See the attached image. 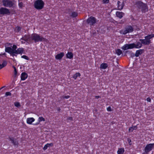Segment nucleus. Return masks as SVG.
Returning a JSON list of instances; mask_svg holds the SVG:
<instances>
[{"label": "nucleus", "mask_w": 154, "mask_h": 154, "mask_svg": "<svg viewBox=\"0 0 154 154\" xmlns=\"http://www.w3.org/2000/svg\"><path fill=\"white\" fill-rule=\"evenodd\" d=\"M136 5L139 9H141L143 13H145L148 11V7L146 4L143 3L140 1H137L135 3Z\"/></svg>", "instance_id": "1"}, {"label": "nucleus", "mask_w": 154, "mask_h": 154, "mask_svg": "<svg viewBox=\"0 0 154 154\" xmlns=\"http://www.w3.org/2000/svg\"><path fill=\"white\" fill-rule=\"evenodd\" d=\"M31 39L33 40L35 43L38 42H41L45 41L46 39L43 36L36 33H34L31 35Z\"/></svg>", "instance_id": "2"}, {"label": "nucleus", "mask_w": 154, "mask_h": 154, "mask_svg": "<svg viewBox=\"0 0 154 154\" xmlns=\"http://www.w3.org/2000/svg\"><path fill=\"white\" fill-rule=\"evenodd\" d=\"M154 37V34H149L145 37V39H142L141 40L142 41V43H143V45H148L151 43L150 39Z\"/></svg>", "instance_id": "3"}, {"label": "nucleus", "mask_w": 154, "mask_h": 154, "mask_svg": "<svg viewBox=\"0 0 154 154\" xmlns=\"http://www.w3.org/2000/svg\"><path fill=\"white\" fill-rule=\"evenodd\" d=\"M45 3L42 0H36L34 3V8L37 10L42 9Z\"/></svg>", "instance_id": "4"}, {"label": "nucleus", "mask_w": 154, "mask_h": 154, "mask_svg": "<svg viewBox=\"0 0 154 154\" xmlns=\"http://www.w3.org/2000/svg\"><path fill=\"white\" fill-rule=\"evenodd\" d=\"M2 2L3 5L5 7L11 8L13 7L14 3L10 0H2Z\"/></svg>", "instance_id": "5"}, {"label": "nucleus", "mask_w": 154, "mask_h": 154, "mask_svg": "<svg viewBox=\"0 0 154 154\" xmlns=\"http://www.w3.org/2000/svg\"><path fill=\"white\" fill-rule=\"evenodd\" d=\"M86 21L88 24L92 26L97 22V19L94 17L91 16L87 19Z\"/></svg>", "instance_id": "6"}, {"label": "nucleus", "mask_w": 154, "mask_h": 154, "mask_svg": "<svg viewBox=\"0 0 154 154\" xmlns=\"http://www.w3.org/2000/svg\"><path fill=\"white\" fill-rule=\"evenodd\" d=\"M154 148V143L147 144L146 146L144 148V151L145 153L147 154L151 151Z\"/></svg>", "instance_id": "7"}, {"label": "nucleus", "mask_w": 154, "mask_h": 154, "mask_svg": "<svg viewBox=\"0 0 154 154\" xmlns=\"http://www.w3.org/2000/svg\"><path fill=\"white\" fill-rule=\"evenodd\" d=\"M134 31V28L131 25H128L126 26L125 29L123 31V34L125 35L127 33L131 32Z\"/></svg>", "instance_id": "8"}, {"label": "nucleus", "mask_w": 154, "mask_h": 154, "mask_svg": "<svg viewBox=\"0 0 154 154\" xmlns=\"http://www.w3.org/2000/svg\"><path fill=\"white\" fill-rule=\"evenodd\" d=\"M10 14V12L9 9L4 7H1L0 8V14L4 15L5 14Z\"/></svg>", "instance_id": "9"}, {"label": "nucleus", "mask_w": 154, "mask_h": 154, "mask_svg": "<svg viewBox=\"0 0 154 154\" xmlns=\"http://www.w3.org/2000/svg\"><path fill=\"white\" fill-rule=\"evenodd\" d=\"M134 43L130 44H126L122 48V49L124 50H126L129 49H132L134 48Z\"/></svg>", "instance_id": "10"}, {"label": "nucleus", "mask_w": 154, "mask_h": 154, "mask_svg": "<svg viewBox=\"0 0 154 154\" xmlns=\"http://www.w3.org/2000/svg\"><path fill=\"white\" fill-rule=\"evenodd\" d=\"M141 40H142V39H139V41L140 42H137L136 44L134 43V48H140L142 47V45H143V43H142V41Z\"/></svg>", "instance_id": "11"}, {"label": "nucleus", "mask_w": 154, "mask_h": 154, "mask_svg": "<svg viewBox=\"0 0 154 154\" xmlns=\"http://www.w3.org/2000/svg\"><path fill=\"white\" fill-rule=\"evenodd\" d=\"M24 51V49L22 48H18L16 51H15L14 52V54H22Z\"/></svg>", "instance_id": "12"}, {"label": "nucleus", "mask_w": 154, "mask_h": 154, "mask_svg": "<svg viewBox=\"0 0 154 154\" xmlns=\"http://www.w3.org/2000/svg\"><path fill=\"white\" fill-rule=\"evenodd\" d=\"M117 4L118 9L119 10H121L123 8L124 5L123 2L122 3L119 1H118L117 2Z\"/></svg>", "instance_id": "13"}, {"label": "nucleus", "mask_w": 154, "mask_h": 154, "mask_svg": "<svg viewBox=\"0 0 154 154\" xmlns=\"http://www.w3.org/2000/svg\"><path fill=\"white\" fill-rule=\"evenodd\" d=\"M5 51L6 52L12 54H13L14 55V51L10 47H5Z\"/></svg>", "instance_id": "14"}, {"label": "nucleus", "mask_w": 154, "mask_h": 154, "mask_svg": "<svg viewBox=\"0 0 154 154\" xmlns=\"http://www.w3.org/2000/svg\"><path fill=\"white\" fill-rule=\"evenodd\" d=\"M28 77V74L25 72H22L21 75V80L22 81L25 80Z\"/></svg>", "instance_id": "15"}, {"label": "nucleus", "mask_w": 154, "mask_h": 154, "mask_svg": "<svg viewBox=\"0 0 154 154\" xmlns=\"http://www.w3.org/2000/svg\"><path fill=\"white\" fill-rule=\"evenodd\" d=\"M64 55V52H61L56 55L55 58L57 60H61Z\"/></svg>", "instance_id": "16"}, {"label": "nucleus", "mask_w": 154, "mask_h": 154, "mask_svg": "<svg viewBox=\"0 0 154 154\" xmlns=\"http://www.w3.org/2000/svg\"><path fill=\"white\" fill-rule=\"evenodd\" d=\"M116 15L117 17L121 19L124 15L125 14L122 12L117 11L116 12Z\"/></svg>", "instance_id": "17"}, {"label": "nucleus", "mask_w": 154, "mask_h": 154, "mask_svg": "<svg viewBox=\"0 0 154 154\" xmlns=\"http://www.w3.org/2000/svg\"><path fill=\"white\" fill-rule=\"evenodd\" d=\"M9 139L11 143H12L14 146L18 145V142L17 141L14 140V139L13 137H9Z\"/></svg>", "instance_id": "18"}, {"label": "nucleus", "mask_w": 154, "mask_h": 154, "mask_svg": "<svg viewBox=\"0 0 154 154\" xmlns=\"http://www.w3.org/2000/svg\"><path fill=\"white\" fill-rule=\"evenodd\" d=\"M143 49H141L136 51L135 54V56L137 57H139V55H141L143 53Z\"/></svg>", "instance_id": "19"}, {"label": "nucleus", "mask_w": 154, "mask_h": 154, "mask_svg": "<svg viewBox=\"0 0 154 154\" xmlns=\"http://www.w3.org/2000/svg\"><path fill=\"white\" fill-rule=\"evenodd\" d=\"M66 57L67 58L72 59L73 57V54L72 52H68L66 54Z\"/></svg>", "instance_id": "20"}, {"label": "nucleus", "mask_w": 154, "mask_h": 154, "mask_svg": "<svg viewBox=\"0 0 154 154\" xmlns=\"http://www.w3.org/2000/svg\"><path fill=\"white\" fill-rule=\"evenodd\" d=\"M35 120V119L33 117L29 118L26 119V122L27 124L31 125Z\"/></svg>", "instance_id": "21"}, {"label": "nucleus", "mask_w": 154, "mask_h": 154, "mask_svg": "<svg viewBox=\"0 0 154 154\" xmlns=\"http://www.w3.org/2000/svg\"><path fill=\"white\" fill-rule=\"evenodd\" d=\"M126 54L128 55L131 57H133L135 56V54L132 52V51L128 50L125 51Z\"/></svg>", "instance_id": "22"}, {"label": "nucleus", "mask_w": 154, "mask_h": 154, "mask_svg": "<svg viewBox=\"0 0 154 154\" xmlns=\"http://www.w3.org/2000/svg\"><path fill=\"white\" fill-rule=\"evenodd\" d=\"M30 38L29 35H25L23 36L21 38L20 40H23L26 42H28Z\"/></svg>", "instance_id": "23"}, {"label": "nucleus", "mask_w": 154, "mask_h": 154, "mask_svg": "<svg viewBox=\"0 0 154 154\" xmlns=\"http://www.w3.org/2000/svg\"><path fill=\"white\" fill-rule=\"evenodd\" d=\"M108 66V65L106 63H101L100 67V69H105Z\"/></svg>", "instance_id": "24"}, {"label": "nucleus", "mask_w": 154, "mask_h": 154, "mask_svg": "<svg viewBox=\"0 0 154 154\" xmlns=\"http://www.w3.org/2000/svg\"><path fill=\"white\" fill-rule=\"evenodd\" d=\"M125 152V150L124 148H119L117 151L118 154H123Z\"/></svg>", "instance_id": "25"}, {"label": "nucleus", "mask_w": 154, "mask_h": 154, "mask_svg": "<svg viewBox=\"0 0 154 154\" xmlns=\"http://www.w3.org/2000/svg\"><path fill=\"white\" fill-rule=\"evenodd\" d=\"M137 128V127L136 125L130 127L128 129V131L129 132H132L134 130H136Z\"/></svg>", "instance_id": "26"}, {"label": "nucleus", "mask_w": 154, "mask_h": 154, "mask_svg": "<svg viewBox=\"0 0 154 154\" xmlns=\"http://www.w3.org/2000/svg\"><path fill=\"white\" fill-rule=\"evenodd\" d=\"M45 119L43 117H39L38 119V122L36 124H35L34 125H37L39 123L42 122V121H45Z\"/></svg>", "instance_id": "27"}, {"label": "nucleus", "mask_w": 154, "mask_h": 154, "mask_svg": "<svg viewBox=\"0 0 154 154\" xmlns=\"http://www.w3.org/2000/svg\"><path fill=\"white\" fill-rule=\"evenodd\" d=\"M7 64V63L5 60L4 61L2 64H0V69H1L6 66Z\"/></svg>", "instance_id": "28"}, {"label": "nucleus", "mask_w": 154, "mask_h": 154, "mask_svg": "<svg viewBox=\"0 0 154 154\" xmlns=\"http://www.w3.org/2000/svg\"><path fill=\"white\" fill-rule=\"evenodd\" d=\"M78 14L76 12L74 11L72 13L70 16L72 18L76 17L78 16Z\"/></svg>", "instance_id": "29"}, {"label": "nucleus", "mask_w": 154, "mask_h": 154, "mask_svg": "<svg viewBox=\"0 0 154 154\" xmlns=\"http://www.w3.org/2000/svg\"><path fill=\"white\" fill-rule=\"evenodd\" d=\"M81 74L79 72H77L74 74L73 76V78L75 80L78 77H80Z\"/></svg>", "instance_id": "30"}, {"label": "nucleus", "mask_w": 154, "mask_h": 154, "mask_svg": "<svg viewBox=\"0 0 154 154\" xmlns=\"http://www.w3.org/2000/svg\"><path fill=\"white\" fill-rule=\"evenodd\" d=\"M21 29V27L19 26H17L15 27V28L14 29V31L16 32H19Z\"/></svg>", "instance_id": "31"}, {"label": "nucleus", "mask_w": 154, "mask_h": 154, "mask_svg": "<svg viewBox=\"0 0 154 154\" xmlns=\"http://www.w3.org/2000/svg\"><path fill=\"white\" fill-rule=\"evenodd\" d=\"M116 53L118 56L120 55L122 53V51L120 49H117L116 51Z\"/></svg>", "instance_id": "32"}, {"label": "nucleus", "mask_w": 154, "mask_h": 154, "mask_svg": "<svg viewBox=\"0 0 154 154\" xmlns=\"http://www.w3.org/2000/svg\"><path fill=\"white\" fill-rule=\"evenodd\" d=\"M12 67L14 69V74L16 76L17 75V71L16 68V67L15 66H12Z\"/></svg>", "instance_id": "33"}, {"label": "nucleus", "mask_w": 154, "mask_h": 154, "mask_svg": "<svg viewBox=\"0 0 154 154\" xmlns=\"http://www.w3.org/2000/svg\"><path fill=\"white\" fill-rule=\"evenodd\" d=\"M11 93L10 92H7L5 93V97L11 96Z\"/></svg>", "instance_id": "34"}, {"label": "nucleus", "mask_w": 154, "mask_h": 154, "mask_svg": "<svg viewBox=\"0 0 154 154\" xmlns=\"http://www.w3.org/2000/svg\"><path fill=\"white\" fill-rule=\"evenodd\" d=\"M14 105L15 106L18 108L20 107L21 106L20 103L18 102L15 103Z\"/></svg>", "instance_id": "35"}, {"label": "nucleus", "mask_w": 154, "mask_h": 154, "mask_svg": "<svg viewBox=\"0 0 154 154\" xmlns=\"http://www.w3.org/2000/svg\"><path fill=\"white\" fill-rule=\"evenodd\" d=\"M18 6L20 8H21L23 7V4L22 2H19L18 3Z\"/></svg>", "instance_id": "36"}, {"label": "nucleus", "mask_w": 154, "mask_h": 154, "mask_svg": "<svg viewBox=\"0 0 154 154\" xmlns=\"http://www.w3.org/2000/svg\"><path fill=\"white\" fill-rule=\"evenodd\" d=\"M21 57L27 60H29V58L27 56L25 55L22 56Z\"/></svg>", "instance_id": "37"}, {"label": "nucleus", "mask_w": 154, "mask_h": 154, "mask_svg": "<svg viewBox=\"0 0 154 154\" xmlns=\"http://www.w3.org/2000/svg\"><path fill=\"white\" fill-rule=\"evenodd\" d=\"M102 2L103 4H108L109 2V0H102Z\"/></svg>", "instance_id": "38"}, {"label": "nucleus", "mask_w": 154, "mask_h": 154, "mask_svg": "<svg viewBox=\"0 0 154 154\" xmlns=\"http://www.w3.org/2000/svg\"><path fill=\"white\" fill-rule=\"evenodd\" d=\"M127 141L129 144V145L130 146L131 145H132V142L130 138H128L127 139Z\"/></svg>", "instance_id": "39"}, {"label": "nucleus", "mask_w": 154, "mask_h": 154, "mask_svg": "<svg viewBox=\"0 0 154 154\" xmlns=\"http://www.w3.org/2000/svg\"><path fill=\"white\" fill-rule=\"evenodd\" d=\"M17 46L16 45H13L12 49L14 51H16V49H17Z\"/></svg>", "instance_id": "40"}, {"label": "nucleus", "mask_w": 154, "mask_h": 154, "mask_svg": "<svg viewBox=\"0 0 154 154\" xmlns=\"http://www.w3.org/2000/svg\"><path fill=\"white\" fill-rule=\"evenodd\" d=\"M67 120L68 121H72L73 120V118L72 117H68L67 118Z\"/></svg>", "instance_id": "41"}, {"label": "nucleus", "mask_w": 154, "mask_h": 154, "mask_svg": "<svg viewBox=\"0 0 154 154\" xmlns=\"http://www.w3.org/2000/svg\"><path fill=\"white\" fill-rule=\"evenodd\" d=\"M47 145V144H46L44 146L43 148V150H45L47 149L48 148V146Z\"/></svg>", "instance_id": "42"}, {"label": "nucleus", "mask_w": 154, "mask_h": 154, "mask_svg": "<svg viewBox=\"0 0 154 154\" xmlns=\"http://www.w3.org/2000/svg\"><path fill=\"white\" fill-rule=\"evenodd\" d=\"M107 110L108 111H109V112H111L112 111V109H111V107L110 106H108L107 108Z\"/></svg>", "instance_id": "43"}, {"label": "nucleus", "mask_w": 154, "mask_h": 154, "mask_svg": "<svg viewBox=\"0 0 154 154\" xmlns=\"http://www.w3.org/2000/svg\"><path fill=\"white\" fill-rule=\"evenodd\" d=\"M70 97V96L69 95L63 96L62 98H63L68 99Z\"/></svg>", "instance_id": "44"}, {"label": "nucleus", "mask_w": 154, "mask_h": 154, "mask_svg": "<svg viewBox=\"0 0 154 154\" xmlns=\"http://www.w3.org/2000/svg\"><path fill=\"white\" fill-rule=\"evenodd\" d=\"M47 145L48 146V147H51V146H53V143H47Z\"/></svg>", "instance_id": "45"}, {"label": "nucleus", "mask_w": 154, "mask_h": 154, "mask_svg": "<svg viewBox=\"0 0 154 154\" xmlns=\"http://www.w3.org/2000/svg\"><path fill=\"white\" fill-rule=\"evenodd\" d=\"M146 100L148 102H150L151 101V99L150 97H148L147 98Z\"/></svg>", "instance_id": "46"}, {"label": "nucleus", "mask_w": 154, "mask_h": 154, "mask_svg": "<svg viewBox=\"0 0 154 154\" xmlns=\"http://www.w3.org/2000/svg\"><path fill=\"white\" fill-rule=\"evenodd\" d=\"M100 97H101L100 96H95V97L96 99H98L99 98H100Z\"/></svg>", "instance_id": "47"}, {"label": "nucleus", "mask_w": 154, "mask_h": 154, "mask_svg": "<svg viewBox=\"0 0 154 154\" xmlns=\"http://www.w3.org/2000/svg\"><path fill=\"white\" fill-rule=\"evenodd\" d=\"M7 44L8 45V46H10L11 45V44L10 43H7Z\"/></svg>", "instance_id": "48"}, {"label": "nucleus", "mask_w": 154, "mask_h": 154, "mask_svg": "<svg viewBox=\"0 0 154 154\" xmlns=\"http://www.w3.org/2000/svg\"><path fill=\"white\" fill-rule=\"evenodd\" d=\"M5 86H3L2 87H1V88H0V91L3 88H5Z\"/></svg>", "instance_id": "49"}, {"label": "nucleus", "mask_w": 154, "mask_h": 154, "mask_svg": "<svg viewBox=\"0 0 154 154\" xmlns=\"http://www.w3.org/2000/svg\"><path fill=\"white\" fill-rule=\"evenodd\" d=\"M6 54L5 53H2V54H1L2 55H5Z\"/></svg>", "instance_id": "50"}, {"label": "nucleus", "mask_w": 154, "mask_h": 154, "mask_svg": "<svg viewBox=\"0 0 154 154\" xmlns=\"http://www.w3.org/2000/svg\"><path fill=\"white\" fill-rule=\"evenodd\" d=\"M142 154H147V153H146L145 152H143V153Z\"/></svg>", "instance_id": "51"}, {"label": "nucleus", "mask_w": 154, "mask_h": 154, "mask_svg": "<svg viewBox=\"0 0 154 154\" xmlns=\"http://www.w3.org/2000/svg\"><path fill=\"white\" fill-rule=\"evenodd\" d=\"M60 110V108H58V111H59Z\"/></svg>", "instance_id": "52"}, {"label": "nucleus", "mask_w": 154, "mask_h": 154, "mask_svg": "<svg viewBox=\"0 0 154 154\" xmlns=\"http://www.w3.org/2000/svg\"><path fill=\"white\" fill-rule=\"evenodd\" d=\"M21 43H23V42H21Z\"/></svg>", "instance_id": "53"}]
</instances>
